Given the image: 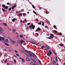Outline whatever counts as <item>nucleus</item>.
Returning a JSON list of instances; mask_svg holds the SVG:
<instances>
[{
  "instance_id": "obj_53",
  "label": "nucleus",
  "mask_w": 65,
  "mask_h": 65,
  "mask_svg": "<svg viewBox=\"0 0 65 65\" xmlns=\"http://www.w3.org/2000/svg\"><path fill=\"white\" fill-rule=\"evenodd\" d=\"M25 22H26H26H27V20H25Z\"/></svg>"
},
{
  "instance_id": "obj_9",
  "label": "nucleus",
  "mask_w": 65,
  "mask_h": 65,
  "mask_svg": "<svg viewBox=\"0 0 65 65\" xmlns=\"http://www.w3.org/2000/svg\"><path fill=\"white\" fill-rule=\"evenodd\" d=\"M10 41H11V42H12V44H14V43H15V41L12 40H10Z\"/></svg>"
},
{
  "instance_id": "obj_19",
  "label": "nucleus",
  "mask_w": 65,
  "mask_h": 65,
  "mask_svg": "<svg viewBox=\"0 0 65 65\" xmlns=\"http://www.w3.org/2000/svg\"><path fill=\"white\" fill-rule=\"evenodd\" d=\"M33 12H34V13H35V14H36V15H37V13H36V12L35 11H33Z\"/></svg>"
},
{
  "instance_id": "obj_55",
  "label": "nucleus",
  "mask_w": 65,
  "mask_h": 65,
  "mask_svg": "<svg viewBox=\"0 0 65 65\" xmlns=\"http://www.w3.org/2000/svg\"><path fill=\"white\" fill-rule=\"evenodd\" d=\"M20 23H22V21H21Z\"/></svg>"
},
{
  "instance_id": "obj_57",
  "label": "nucleus",
  "mask_w": 65,
  "mask_h": 65,
  "mask_svg": "<svg viewBox=\"0 0 65 65\" xmlns=\"http://www.w3.org/2000/svg\"><path fill=\"white\" fill-rule=\"evenodd\" d=\"M4 50L5 51V52H7V51L6 50H5V49H4Z\"/></svg>"
},
{
  "instance_id": "obj_14",
  "label": "nucleus",
  "mask_w": 65,
  "mask_h": 65,
  "mask_svg": "<svg viewBox=\"0 0 65 65\" xmlns=\"http://www.w3.org/2000/svg\"><path fill=\"white\" fill-rule=\"evenodd\" d=\"M26 61H30V59L29 58H27L26 59Z\"/></svg>"
},
{
  "instance_id": "obj_1",
  "label": "nucleus",
  "mask_w": 65,
  "mask_h": 65,
  "mask_svg": "<svg viewBox=\"0 0 65 65\" xmlns=\"http://www.w3.org/2000/svg\"><path fill=\"white\" fill-rule=\"evenodd\" d=\"M17 7V5H15L13 6L12 7H10L9 8V11H10L11 10V8L12 9H14V8H15L16 7Z\"/></svg>"
},
{
  "instance_id": "obj_45",
  "label": "nucleus",
  "mask_w": 65,
  "mask_h": 65,
  "mask_svg": "<svg viewBox=\"0 0 65 65\" xmlns=\"http://www.w3.org/2000/svg\"><path fill=\"white\" fill-rule=\"evenodd\" d=\"M7 5H10V4L9 3H8L7 4Z\"/></svg>"
},
{
  "instance_id": "obj_35",
  "label": "nucleus",
  "mask_w": 65,
  "mask_h": 65,
  "mask_svg": "<svg viewBox=\"0 0 65 65\" xmlns=\"http://www.w3.org/2000/svg\"><path fill=\"white\" fill-rule=\"evenodd\" d=\"M29 28L30 29H31L32 28V26H29Z\"/></svg>"
},
{
  "instance_id": "obj_18",
  "label": "nucleus",
  "mask_w": 65,
  "mask_h": 65,
  "mask_svg": "<svg viewBox=\"0 0 65 65\" xmlns=\"http://www.w3.org/2000/svg\"><path fill=\"white\" fill-rule=\"evenodd\" d=\"M15 21V18L13 19L12 20V21L13 22H14Z\"/></svg>"
},
{
  "instance_id": "obj_64",
  "label": "nucleus",
  "mask_w": 65,
  "mask_h": 65,
  "mask_svg": "<svg viewBox=\"0 0 65 65\" xmlns=\"http://www.w3.org/2000/svg\"><path fill=\"white\" fill-rule=\"evenodd\" d=\"M33 65H36V64H34Z\"/></svg>"
},
{
  "instance_id": "obj_47",
  "label": "nucleus",
  "mask_w": 65,
  "mask_h": 65,
  "mask_svg": "<svg viewBox=\"0 0 65 65\" xmlns=\"http://www.w3.org/2000/svg\"><path fill=\"white\" fill-rule=\"evenodd\" d=\"M39 62L40 63V64H41V61H40V60H39Z\"/></svg>"
},
{
  "instance_id": "obj_52",
  "label": "nucleus",
  "mask_w": 65,
  "mask_h": 65,
  "mask_svg": "<svg viewBox=\"0 0 65 65\" xmlns=\"http://www.w3.org/2000/svg\"><path fill=\"white\" fill-rule=\"evenodd\" d=\"M16 12V13H18V12H19V11H17Z\"/></svg>"
},
{
  "instance_id": "obj_31",
  "label": "nucleus",
  "mask_w": 65,
  "mask_h": 65,
  "mask_svg": "<svg viewBox=\"0 0 65 65\" xmlns=\"http://www.w3.org/2000/svg\"><path fill=\"white\" fill-rule=\"evenodd\" d=\"M38 24L39 25H41V21Z\"/></svg>"
},
{
  "instance_id": "obj_39",
  "label": "nucleus",
  "mask_w": 65,
  "mask_h": 65,
  "mask_svg": "<svg viewBox=\"0 0 65 65\" xmlns=\"http://www.w3.org/2000/svg\"><path fill=\"white\" fill-rule=\"evenodd\" d=\"M54 32H55V33L57 32V31L55 30H54Z\"/></svg>"
},
{
  "instance_id": "obj_27",
  "label": "nucleus",
  "mask_w": 65,
  "mask_h": 65,
  "mask_svg": "<svg viewBox=\"0 0 65 65\" xmlns=\"http://www.w3.org/2000/svg\"><path fill=\"white\" fill-rule=\"evenodd\" d=\"M42 26H44V22H42Z\"/></svg>"
},
{
  "instance_id": "obj_42",
  "label": "nucleus",
  "mask_w": 65,
  "mask_h": 65,
  "mask_svg": "<svg viewBox=\"0 0 65 65\" xmlns=\"http://www.w3.org/2000/svg\"><path fill=\"white\" fill-rule=\"evenodd\" d=\"M5 63H6L7 62V60L6 59L5 60Z\"/></svg>"
},
{
  "instance_id": "obj_44",
  "label": "nucleus",
  "mask_w": 65,
  "mask_h": 65,
  "mask_svg": "<svg viewBox=\"0 0 65 65\" xmlns=\"http://www.w3.org/2000/svg\"><path fill=\"white\" fill-rule=\"evenodd\" d=\"M14 51L15 53H18V52L17 51H16L15 50H14Z\"/></svg>"
},
{
  "instance_id": "obj_56",
  "label": "nucleus",
  "mask_w": 65,
  "mask_h": 65,
  "mask_svg": "<svg viewBox=\"0 0 65 65\" xmlns=\"http://www.w3.org/2000/svg\"><path fill=\"white\" fill-rule=\"evenodd\" d=\"M2 53H1V52L0 53V56H1V55H2Z\"/></svg>"
},
{
  "instance_id": "obj_63",
  "label": "nucleus",
  "mask_w": 65,
  "mask_h": 65,
  "mask_svg": "<svg viewBox=\"0 0 65 65\" xmlns=\"http://www.w3.org/2000/svg\"><path fill=\"white\" fill-rule=\"evenodd\" d=\"M63 65H65V62L64 63Z\"/></svg>"
},
{
  "instance_id": "obj_28",
  "label": "nucleus",
  "mask_w": 65,
  "mask_h": 65,
  "mask_svg": "<svg viewBox=\"0 0 65 65\" xmlns=\"http://www.w3.org/2000/svg\"><path fill=\"white\" fill-rule=\"evenodd\" d=\"M46 47L47 48H48V49L50 48V47H49V46H46Z\"/></svg>"
},
{
  "instance_id": "obj_49",
  "label": "nucleus",
  "mask_w": 65,
  "mask_h": 65,
  "mask_svg": "<svg viewBox=\"0 0 65 65\" xmlns=\"http://www.w3.org/2000/svg\"><path fill=\"white\" fill-rule=\"evenodd\" d=\"M45 28H47L48 27H47V26L46 25L45 26Z\"/></svg>"
},
{
  "instance_id": "obj_60",
  "label": "nucleus",
  "mask_w": 65,
  "mask_h": 65,
  "mask_svg": "<svg viewBox=\"0 0 65 65\" xmlns=\"http://www.w3.org/2000/svg\"><path fill=\"white\" fill-rule=\"evenodd\" d=\"M4 56L5 57V56H6V54H5L4 55Z\"/></svg>"
},
{
  "instance_id": "obj_32",
  "label": "nucleus",
  "mask_w": 65,
  "mask_h": 65,
  "mask_svg": "<svg viewBox=\"0 0 65 65\" xmlns=\"http://www.w3.org/2000/svg\"><path fill=\"white\" fill-rule=\"evenodd\" d=\"M59 35H61L62 36V33H61V32H59Z\"/></svg>"
},
{
  "instance_id": "obj_25",
  "label": "nucleus",
  "mask_w": 65,
  "mask_h": 65,
  "mask_svg": "<svg viewBox=\"0 0 65 65\" xmlns=\"http://www.w3.org/2000/svg\"><path fill=\"white\" fill-rule=\"evenodd\" d=\"M23 16H25V15H26V13H23Z\"/></svg>"
},
{
  "instance_id": "obj_30",
  "label": "nucleus",
  "mask_w": 65,
  "mask_h": 65,
  "mask_svg": "<svg viewBox=\"0 0 65 65\" xmlns=\"http://www.w3.org/2000/svg\"><path fill=\"white\" fill-rule=\"evenodd\" d=\"M5 45L6 46H8V44L7 43H5Z\"/></svg>"
},
{
  "instance_id": "obj_41",
  "label": "nucleus",
  "mask_w": 65,
  "mask_h": 65,
  "mask_svg": "<svg viewBox=\"0 0 65 65\" xmlns=\"http://www.w3.org/2000/svg\"><path fill=\"white\" fill-rule=\"evenodd\" d=\"M54 28H56V26L54 25Z\"/></svg>"
},
{
  "instance_id": "obj_10",
  "label": "nucleus",
  "mask_w": 65,
  "mask_h": 65,
  "mask_svg": "<svg viewBox=\"0 0 65 65\" xmlns=\"http://www.w3.org/2000/svg\"><path fill=\"white\" fill-rule=\"evenodd\" d=\"M22 60L23 63H24V62H25V60L23 58H22Z\"/></svg>"
},
{
  "instance_id": "obj_12",
  "label": "nucleus",
  "mask_w": 65,
  "mask_h": 65,
  "mask_svg": "<svg viewBox=\"0 0 65 65\" xmlns=\"http://www.w3.org/2000/svg\"><path fill=\"white\" fill-rule=\"evenodd\" d=\"M32 56H33V58H35V57H36V58H37V56L35 54L33 55Z\"/></svg>"
},
{
  "instance_id": "obj_17",
  "label": "nucleus",
  "mask_w": 65,
  "mask_h": 65,
  "mask_svg": "<svg viewBox=\"0 0 65 65\" xmlns=\"http://www.w3.org/2000/svg\"><path fill=\"white\" fill-rule=\"evenodd\" d=\"M2 9L3 11V12H5V11H6V10H5V9L3 8H2Z\"/></svg>"
},
{
  "instance_id": "obj_20",
  "label": "nucleus",
  "mask_w": 65,
  "mask_h": 65,
  "mask_svg": "<svg viewBox=\"0 0 65 65\" xmlns=\"http://www.w3.org/2000/svg\"><path fill=\"white\" fill-rule=\"evenodd\" d=\"M8 6H6L4 8L5 9H8Z\"/></svg>"
},
{
  "instance_id": "obj_8",
  "label": "nucleus",
  "mask_w": 65,
  "mask_h": 65,
  "mask_svg": "<svg viewBox=\"0 0 65 65\" xmlns=\"http://www.w3.org/2000/svg\"><path fill=\"white\" fill-rule=\"evenodd\" d=\"M56 63V62L54 60H53L52 61V64L53 65H55V64Z\"/></svg>"
},
{
  "instance_id": "obj_11",
  "label": "nucleus",
  "mask_w": 65,
  "mask_h": 65,
  "mask_svg": "<svg viewBox=\"0 0 65 65\" xmlns=\"http://www.w3.org/2000/svg\"><path fill=\"white\" fill-rule=\"evenodd\" d=\"M34 62V63H36V61H35V59H34L32 58L31 59Z\"/></svg>"
},
{
  "instance_id": "obj_46",
  "label": "nucleus",
  "mask_w": 65,
  "mask_h": 65,
  "mask_svg": "<svg viewBox=\"0 0 65 65\" xmlns=\"http://www.w3.org/2000/svg\"><path fill=\"white\" fill-rule=\"evenodd\" d=\"M54 54H55V55H57V53L55 52H54Z\"/></svg>"
},
{
  "instance_id": "obj_26",
  "label": "nucleus",
  "mask_w": 65,
  "mask_h": 65,
  "mask_svg": "<svg viewBox=\"0 0 65 65\" xmlns=\"http://www.w3.org/2000/svg\"><path fill=\"white\" fill-rule=\"evenodd\" d=\"M22 13H20L19 14V16H22Z\"/></svg>"
},
{
  "instance_id": "obj_3",
  "label": "nucleus",
  "mask_w": 65,
  "mask_h": 65,
  "mask_svg": "<svg viewBox=\"0 0 65 65\" xmlns=\"http://www.w3.org/2000/svg\"><path fill=\"white\" fill-rule=\"evenodd\" d=\"M50 36L49 37L48 39H51V37L52 38H53L54 37V35L53 34H50Z\"/></svg>"
},
{
  "instance_id": "obj_13",
  "label": "nucleus",
  "mask_w": 65,
  "mask_h": 65,
  "mask_svg": "<svg viewBox=\"0 0 65 65\" xmlns=\"http://www.w3.org/2000/svg\"><path fill=\"white\" fill-rule=\"evenodd\" d=\"M5 41L6 42H8V39H5Z\"/></svg>"
},
{
  "instance_id": "obj_23",
  "label": "nucleus",
  "mask_w": 65,
  "mask_h": 65,
  "mask_svg": "<svg viewBox=\"0 0 65 65\" xmlns=\"http://www.w3.org/2000/svg\"><path fill=\"white\" fill-rule=\"evenodd\" d=\"M2 6L3 7V8H5V5H2Z\"/></svg>"
},
{
  "instance_id": "obj_7",
  "label": "nucleus",
  "mask_w": 65,
  "mask_h": 65,
  "mask_svg": "<svg viewBox=\"0 0 65 65\" xmlns=\"http://www.w3.org/2000/svg\"><path fill=\"white\" fill-rule=\"evenodd\" d=\"M31 26L32 29H35V25H33V24H32Z\"/></svg>"
},
{
  "instance_id": "obj_51",
  "label": "nucleus",
  "mask_w": 65,
  "mask_h": 65,
  "mask_svg": "<svg viewBox=\"0 0 65 65\" xmlns=\"http://www.w3.org/2000/svg\"><path fill=\"white\" fill-rule=\"evenodd\" d=\"M52 51L53 52H54H54H55V51H54L53 50V49H52Z\"/></svg>"
},
{
  "instance_id": "obj_5",
  "label": "nucleus",
  "mask_w": 65,
  "mask_h": 65,
  "mask_svg": "<svg viewBox=\"0 0 65 65\" xmlns=\"http://www.w3.org/2000/svg\"><path fill=\"white\" fill-rule=\"evenodd\" d=\"M41 30V29L39 27H38L37 28V29L36 30L35 32H37L38 31H40Z\"/></svg>"
},
{
  "instance_id": "obj_15",
  "label": "nucleus",
  "mask_w": 65,
  "mask_h": 65,
  "mask_svg": "<svg viewBox=\"0 0 65 65\" xmlns=\"http://www.w3.org/2000/svg\"><path fill=\"white\" fill-rule=\"evenodd\" d=\"M20 37V38H22V37H24V36L23 35H20L19 36Z\"/></svg>"
},
{
  "instance_id": "obj_16",
  "label": "nucleus",
  "mask_w": 65,
  "mask_h": 65,
  "mask_svg": "<svg viewBox=\"0 0 65 65\" xmlns=\"http://www.w3.org/2000/svg\"><path fill=\"white\" fill-rule=\"evenodd\" d=\"M3 24L5 26H7V24L6 23H3Z\"/></svg>"
},
{
  "instance_id": "obj_34",
  "label": "nucleus",
  "mask_w": 65,
  "mask_h": 65,
  "mask_svg": "<svg viewBox=\"0 0 65 65\" xmlns=\"http://www.w3.org/2000/svg\"><path fill=\"white\" fill-rule=\"evenodd\" d=\"M16 56H19V54L18 53H17L16 54Z\"/></svg>"
},
{
  "instance_id": "obj_22",
  "label": "nucleus",
  "mask_w": 65,
  "mask_h": 65,
  "mask_svg": "<svg viewBox=\"0 0 65 65\" xmlns=\"http://www.w3.org/2000/svg\"><path fill=\"white\" fill-rule=\"evenodd\" d=\"M24 54H25V55H26L28 57V56H29V55H28V54H27V53H24Z\"/></svg>"
},
{
  "instance_id": "obj_38",
  "label": "nucleus",
  "mask_w": 65,
  "mask_h": 65,
  "mask_svg": "<svg viewBox=\"0 0 65 65\" xmlns=\"http://www.w3.org/2000/svg\"><path fill=\"white\" fill-rule=\"evenodd\" d=\"M14 63H16V62H17L16 61V60H15V59H14Z\"/></svg>"
},
{
  "instance_id": "obj_37",
  "label": "nucleus",
  "mask_w": 65,
  "mask_h": 65,
  "mask_svg": "<svg viewBox=\"0 0 65 65\" xmlns=\"http://www.w3.org/2000/svg\"><path fill=\"white\" fill-rule=\"evenodd\" d=\"M30 25V23H28L27 24V26H28L29 25Z\"/></svg>"
},
{
  "instance_id": "obj_40",
  "label": "nucleus",
  "mask_w": 65,
  "mask_h": 65,
  "mask_svg": "<svg viewBox=\"0 0 65 65\" xmlns=\"http://www.w3.org/2000/svg\"><path fill=\"white\" fill-rule=\"evenodd\" d=\"M12 31H13V32L14 33V32H15V29H13L12 30Z\"/></svg>"
},
{
  "instance_id": "obj_50",
  "label": "nucleus",
  "mask_w": 65,
  "mask_h": 65,
  "mask_svg": "<svg viewBox=\"0 0 65 65\" xmlns=\"http://www.w3.org/2000/svg\"><path fill=\"white\" fill-rule=\"evenodd\" d=\"M59 45H60V46H63V45L62 44H60Z\"/></svg>"
},
{
  "instance_id": "obj_21",
  "label": "nucleus",
  "mask_w": 65,
  "mask_h": 65,
  "mask_svg": "<svg viewBox=\"0 0 65 65\" xmlns=\"http://www.w3.org/2000/svg\"><path fill=\"white\" fill-rule=\"evenodd\" d=\"M24 42V41L23 40H21L20 41L21 43H23Z\"/></svg>"
},
{
  "instance_id": "obj_58",
  "label": "nucleus",
  "mask_w": 65,
  "mask_h": 65,
  "mask_svg": "<svg viewBox=\"0 0 65 65\" xmlns=\"http://www.w3.org/2000/svg\"><path fill=\"white\" fill-rule=\"evenodd\" d=\"M56 60H57V57L56 56Z\"/></svg>"
},
{
  "instance_id": "obj_29",
  "label": "nucleus",
  "mask_w": 65,
  "mask_h": 65,
  "mask_svg": "<svg viewBox=\"0 0 65 65\" xmlns=\"http://www.w3.org/2000/svg\"><path fill=\"white\" fill-rule=\"evenodd\" d=\"M34 63L33 62H32L30 63V65H33Z\"/></svg>"
},
{
  "instance_id": "obj_59",
  "label": "nucleus",
  "mask_w": 65,
  "mask_h": 65,
  "mask_svg": "<svg viewBox=\"0 0 65 65\" xmlns=\"http://www.w3.org/2000/svg\"><path fill=\"white\" fill-rule=\"evenodd\" d=\"M18 45H19V44H18V43L17 44V46H18Z\"/></svg>"
},
{
  "instance_id": "obj_62",
  "label": "nucleus",
  "mask_w": 65,
  "mask_h": 65,
  "mask_svg": "<svg viewBox=\"0 0 65 65\" xmlns=\"http://www.w3.org/2000/svg\"><path fill=\"white\" fill-rule=\"evenodd\" d=\"M25 30H28V28H26Z\"/></svg>"
},
{
  "instance_id": "obj_54",
  "label": "nucleus",
  "mask_w": 65,
  "mask_h": 65,
  "mask_svg": "<svg viewBox=\"0 0 65 65\" xmlns=\"http://www.w3.org/2000/svg\"><path fill=\"white\" fill-rule=\"evenodd\" d=\"M47 28V30H49V28H48V27Z\"/></svg>"
},
{
  "instance_id": "obj_61",
  "label": "nucleus",
  "mask_w": 65,
  "mask_h": 65,
  "mask_svg": "<svg viewBox=\"0 0 65 65\" xmlns=\"http://www.w3.org/2000/svg\"><path fill=\"white\" fill-rule=\"evenodd\" d=\"M41 47H42V48H43V46H42Z\"/></svg>"
},
{
  "instance_id": "obj_43",
  "label": "nucleus",
  "mask_w": 65,
  "mask_h": 65,
  "mask_svg": "<svg viewBox=\"0 0 65 65\" xmlns=\"http://www.w3.org/2000/svg\"><path fill=\"white\" fill-rule=\"evenodd\" d=\"M36 35H37L38 36V33H36L35 34Z\"/></svg>"
},
{
  "instance_id": "obj_4",
  "label": "nucleus",
  "mask_w": 65,
  "mask_h": 65,
  "mask_svg": "<svg viewBox=\"0 0 65 65\" xmlns=\"http://www.w3.org/2000/svg\"><path fill=\"white\" fill-rule=\"evenodd\" d=\"M4 39H5L4 38L2 37H0V41H1L2 40H4Z\"/></svg>"
},
{
  "instance_id": "obj_24",
  "label": "nucleus",
  "mask_w": 65,
  "mask_h": 65,
  "mask_svg": "<svg viewBox=\"0 0 65 65\" xmlns=\"http://www.w3.org/2000/svg\"><path fill=\"white\" fill-rule=\"evenodd\" d=\"M29 55L30 57H32V54L31 53H29Z\"/></svg>"
},
{
  "instance_id": "obj_36",
  "label": "nucleus",
  "mask_w": 65,
  "mask_h": 65,
  "mask_svg": "<svg viewBox=\"0 0 65 65\" xmlns=\"http://www.w3.org/2000/svg\"><path fill=\"white\" fill-rule=\"evenodd\" d=\"M35 20L37 21V22H38V19L37 18Z\"/></svg>"
},
{
  "instance_id": "obj_6",
  "label": "nucleus",
  "mask_w": 65,
  "mask_h": 65,
  "mask_svg": "<svg viewBox=\"0 0 65 65\" xmlns=\"http://www.w3.org/2000/svg\"><path fill=\"white\" fill-rule=\"evenodd\" d=\"M30 43H32V44H35V45H36V44H37V43H36V42H30Z\"/></svg>"
},
{
  "instance_id": "obj_48",
  "label": "nucleus",
  "mask_w": 65,
  "mask_h": 65,
  "mask_svg": "<svg viewBox=\"0 0 65 65\" xmlns=\"http://www.w3.org/2000/svg\"><path fill=\"white\" fill-rule=\"evenodd\" d=\"M26 52H27V53H30V52L28 51H26Z\"/></svg>"
},
{
  "instance_id": "obj_2",
  "label": "nucleus",
  "mask_w": 65,
  "mask_h": 65,
  "mask_svg": "<svg viewBox=\"0 0 65 65\" xmlns=\"http://www.w3.org/2000/svg\"><path fill=\"white\" fill-rule=\"evenodd\" d=\"M49 52H48L47 53V55L48 56V57H50V56L52 54V52H51V51L49 50Z\"/></svg>"
},
{
  "instance_id": "obj_33",
  "label": "nucleus",
  "mask_w": 65,
  "mask_h": 65,
  "mask_svg": "<svg viewBox=\"0 0 65 65\" xmlns=\"http://www.w3.org/2000/svg\"><path fill=\"white\" fill-rule=\"evenodd\" d=\"M32 7L33 8H35V6L34 5H32Z\"/></svg>"
}]
</instances>
